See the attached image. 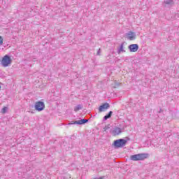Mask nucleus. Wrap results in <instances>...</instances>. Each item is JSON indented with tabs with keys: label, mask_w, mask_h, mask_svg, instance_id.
<instances>
[{
	"label": "nucleus",
	"mask_w": 179,
	"mask_h": 179,
	"mask_svg": "<svg viewBox=\"0 0 179 179\" xmlns=\"http://www.w3.org/2000/svg\"><path fill=\"white\" fill-rule=\"evenodd\" d=\"M127 143H128V141L124 138H120L115 140L113 143V146L115 149H120V148H124Z\"/></svg>",
	"instance_id": "f257e3e1"
},
{
	"label": "nucleus",
	"mask_w": 179,
	"mask_h": 179,
	"mask_svg": "<svg viewBox=\"0 0 179 179\" xmlns=\"http://www.w3.org/2000/svg\"><path fill=\"white\" fill-rule=\"evenodd\" d=\"M148 156H149V155L145 153L136 154L131 155L130 157V159L133 160L134 162H139L145 160V159H148Z\"/></svg>",
	"instance_id": "f03ea898"
},
{
	"label": "nucleus",
	"mask_w": 179,
	"mask_h": 179,
	"mask_svg": "<svg viewBox=\"0 0 179 179\" xmlns=\"http://www.w3.org/2000/svg\"><path fill=\"white\" fill-rule=\"evenodd\" d=\"M12 62V59H10V57L8 55H5L2 60H1V65L4 66V68H6V66H9Z\"/></svg>",
	"instance_id": "7ed1b4c3"
},
{
	"label": "nucleus",
	"mask_w": 179,
	"mask_h": 179,
	"mask_svg": "<svg viewBox=\"0 0 179 179\" xmlns=\"http://www.w3.org/2000/svg\"><path fill=\"white\" fill-rule=\"evenodd\" d=\"M44 108H45V105L44 104V102L41 101L36 102L35 110H36V111H43Z\"/></svg>",
	"instance_id": "20e7f679"
},
{
	"label": "nucleus",
	"mask_w": 179,
	"mask_h": 179,
	"mask_svg": "<svg viewBox=\"0 0 179 179\" xmlns=\"http://www.w3.org/2000/svg\"><path fill=\"white\" fill-rule=\"evenodd\" d=\"M87 122H89V120L86 119H81L80 120H76L74 122H72L71 123V125L77 124V125H83V124H86Z\"/></svg>",
	"instance_id": "39448f33"
},
{
	"label": "nucleus",
	"mask_w": 179,
	"mask_h": 179,
	"mask_svg": "<svg viewBox=\"0 0 179 179\" xmlns=\"http://www.w3.org/2000/svg\"><path fill=\"white\" fill-rule=\"evenodd\" d=\"M130 52H136L139 50V45L138 44H131L128 47Z\"/></svg>",
	"instance_id": "423d86ee"
},
{
	"label": "nucleus",
	"mask_w": 179,
	"mask_h": 179,
	"mask_svg": "<svg viewBox=\"0 0 179 179\" xmlns=\"http://www.w3.org/2000/svg\"><path fill=\"white\" fill-rule=\"evenodd\" d=\"M109 107H110V103H105L99 106V113H103V111H104L105 110L108 109Z\"/></svg>",
	"instance_id": "0eeeda50"
},
{
	"label": "nucleus",
	"mask_w": 179,
	"mask_h": 179,
	"mask_svg": "<svg viewBox=\"0 0 179 179\" xmlns=\"http://www.w3.org/2000/svg\"><path fill=\"white\" fill-rule=\"evenodd\" d=\"M174 4V0H164V6L170 8L171 6H173Z\"/></svg>",
	"instance_id": "6e6552de"
},
{
	"label": "nucleus",
	"mask_w": 179,
	"mask_h": 179,
	"mask_svg": "<svg viewBox=\"0 0 179 179\" xmlns=\"http://www.w3.org/2000/svg\"><path fill=\"white\" fill-rule=\"evenodd\" d=\"M127 36H128V38L130 41L135 40L136 38V34H135V33H134V32H132L131 31H129L127 34Z\"/></svg>",
	"instance_id": "1a4fd4ad"
},
{
	"label": "nucleus",
	"mask_w": 179,
	"mask_h": 179,
	"mask_svg": "<svg viewBox=\"0 0 179 179\" xmlns=\"http://www.w3.org/2000/svg\"><path fill=\"white\" fill-rule=\"evenodd\" d=\"M121 132H122V130H121V128H120V127H115L112 131V134H113V135L115 136H116V135H120V134H121Z\"/></svg>",
	"instance_id": "9d476101"
},
{
	"label": "nucleus",
	"mask_w": 179,
	"mask_h": 179,
	"mask_svg": "<svg viewBox=\"0 0 179 179\" xmlns=\"http://www.w3.org/2000/svg\"><path fill=\"white\" fill-rule=\"evenodd\" d=\"M124 44H125V42H122L121 43L120 48L117 50L118 54H121V52H125V50H124Z\"/></svg>",
	"instance_id": "9b49d317"
},
{
	"label": "nucleus",
	"mask_w": 179,
	"mask_h": 179,
	"mask_svg": "<svg viewBox=\"0 0 179 179\" xmlns=\"http://www.w3.org/2000/svg\"><path fill=\"white\" fill-rule=\"evenodd\" d=\"M79 110H82V105L78 104L74 108V111H79Z\"/></svg>",
	"instance_id": "f8f14e48"
},
{
	"label": "nucleus",
	"mask_w": 179,
	"mask_h": 179,
	"mask_svg": "<svg viewBox=\"0 0 179 179\" xmlns=\"http://www.w3.org/2000/svg\"><path fill=\"white\" fill-rule=\"evenodd\" d=\"M6 110H8V108L6 106H4L2 109H1V113L3 114H5V113H6Z\"/></svg>",
	"instance_id": "ddd939ff"
},
{
	"label": "nucleus",
	"mask_w": 179,
	"mask_h": 179,
	"mask_svg": "<svg viewBox=\"0 0 179 179\" xmlns=\"http://www.w3.org/2000/svg\"><path fill=\"white\" fill-rule=\"evenodd\" d=\"M107 129H110V124L105 126V127L103 128L104 132H106V131H107Z\"/></svg>",
	"instance_id": "4468645a"
},
{
	"label": "nucleus",
	"mask_w": 179,
	"mask_h": 179,
	"mask_svg": "<svg viewBox=\"0 0 179 179\" xmlns=\"http://www.w3.org/2000/svg\"><path fill=\"white\" fill-rule=\"evenodd\" d=\"M2 44H3V38L2 36H0V45H2Z\"/></svg>",
	"instance_id": "2eb2a0df"
},
{
	"label": "nucleus",
	"mask_w": 179,
	"mask_h": 179,
	"mask_svg": "<svg viewBox=\"0 0 179 179\" xmlns=\"http://www.w3.org/2000/svg\"><path fill=\"white\" fill-rule=\"evenodd\" d=\"M110 118L107 115L103 117V121H107Z\"/></svg>",
	"instance_id": "dca6fc26"
},
{
	"label": "nucleus",
	"mask_w": 179,
	"mask_h": 179,
	"mask_svg": "<svg viewBox=\"0 0 179 179\" xmlns=\"http://www.w3.org/2000/svg\"><path fill=\"white\" fill-rule=\"evenodd\" d=\"M106 115L108 116L109 118H111V115H113V111H110Z\"/></svg>",
	"instance_id": "f3484780"
},
{
	"label": "nucleus",
	"mask_w": 179,
	"mask_h": 179,
	"mask_svg": "<svg viewBox=\"0 0 179 179\" xmlns=\"http://www.w3.org/2000/svg\"><path fill=\"white\" fill-rule=\"evenodd\" d=\"M101 50L99 49L98 52H97V55H100V52H101Z\"/></svg>",
	"instance_id": "a211bd4d"
},
{
	"label": "nucleus",
	"mask_w": 179,
	"mask_h": 179,
	"mask_svg": "<svg viewBox=\"0 0 179 179\" xmlns=\"http://www.w3.org/2000/svg\"><path fill=\"white\" fill-rule=\"evenodd\" d=\"M158 113H163V110H162V108H160L159 111Z\"/></svg>",
	"instance_id": "6ab92c4d"
},
{
	"label": "nucleus",
	"mask_w": 179,
	"mask_h": 179,
	"mask_svg": "<svg viewBox=\"0 0 179 179\" xmlns=\"http://www.w3.org/2000/svg\"><path fill=\"white\" fill-rule=\"evenodd\" d=\"M0 90H1V85H0Z\"/></svg>",
	"instance_id": "aec40b11"
}]
</instances>
